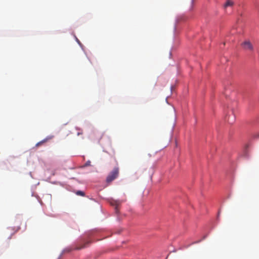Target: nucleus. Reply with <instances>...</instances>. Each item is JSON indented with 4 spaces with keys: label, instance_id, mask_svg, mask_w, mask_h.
<instances>
[{
    "label": "nucleus",
    "instance_id": "f257e3e1",
    "mask_svg": "<svg viewBox=\"0 0 259 259\" xmlns=\"http://www.w3.org/2000/svg\"><path fill=\"white\" fill-rule=\"evenodd\" d=\"M119 168L117 167H114L112 171L110 172L106 178V182L110 183L115 180L118 176Z\"/></svg>",
    "mask_w": 259,
    "mask_h": 259
},
{
    "label": "nucleus",
    "instance_id": "f03ea898",
    "mask_svg": "<svg viewBox=\"0 0 259 259\" xmlns=\"http://www.w3.org/2000/svg\"><path fill=\"white\" fill-rule=\"evenodd\" d=\"M242 46L244 49L246 50L252 51L253 46L249 40H245L242 44Z\"/></svg>",
    "mask_w": 259,
    "mask_h": 259
},
{
    "label": "nucleus",
    "instance_id": "7ed1b4c3",
    "mask_svg": "<svg viewBox=\"0 0 259 259\" xmlns=\"http://www.w3.org/2000/svg\"><path fill=\"white\" fill-rule=\"evenodd\" d=\"M226 120H227L228 122L230 124H233L235 121V116L233 112L228 115V118L226 117Z\"/></svg>",
    "mask_w": 259,
    "mask_h": 259
},
{
    "label": "nucleus",
    "instance_id": "20e7f679",
    "mask_svg": "<svg viewBox=\"0 0 259 259\" xmlns=\"http://www.w3.org/2000/svg\"><path fill=\"white\" fill-rule=\"evenodd\" d=\"M53 138V136H49V137H47L46 138H45V139H44L43 140L38 142L35 146L36 147H38L42 144H44V143H46L47 141H48L49 140H51L52 138Z\"/></svg>",
    "mask_w": 259,
    "mask_h": 259
},
{
    "label": "nucleus",
    "instance_id": "39448f33",
    "mask_svg": "<svg viewBox=\"0 0 259 259\" xmlns=\"http://www.w3.org/2000/svg\"><path fill=\"white\" fill-rule=\"evenodd\" d=\"M53 138V136H49V137H47L46 138H45V139H44L43 140L38 142L35 146L36 147H38L42 144H44V143H46L47 141H48L49 140H51L52 138Z\"/></svg>",
    "mask_w": 259,
    "mask_h": 259
},
{
    "label": "nucleus",
    "instance_id": "423d86ee",
    "mask_svg": "<svg viewBox=\"0 0 259 259\" xmlns=\"http://www.w3.org/2000/svg\"><path fill=\"white\" fill-rule=\"evenodd\" d=\"M53 138V136H49V137H47L46 138H45V139H44L43 140L38 142L35 146L36 147H38L42 144H44V143H46L47 141H48L49 140H51L52 138Z\"/></svg>",
    "mask_w": 259,
    "mask_h": 259
},
{
    "label": "nucleus",
    "instance_id": "0eeeda50",
    "mask_svg": "<svg viewBox=\"0 0 259 259\" xmlns=\"http://www.w3.org/2000/svg\"><path fill=\"white\" fill-rule=\"evenodd\" d=\"M112 205L115 206V210L116 212L118 211V206L120 204L121 202L119 200H114L111 202Z\"/></svg>",
    "mask_w": 259,
    "mask_h": 259
},
{
    "label": "nucleus",
    "instance_id": "6e6552de",
    "mask_svg": "<svg viewBox=\"0 0 259 259\" xmlns=\"http://www.w3.org/2000/svg\"><path fill=\"white\" fill-rule=\"evenodd\" d=\"M234 5V2L232 0H227L226 3L224 5L225 8L228 7H232Z\"/></svg>",
    "mask_w": 259,
    "mask_h": 259
},
{
    "label": "nucleus",
    "instance_id": "1a4fd4ad",
    "mask_svg": "<svg viewBox=\"0 0 259 259\" xmlns=\"http://www.w3.org/2000/svg\"><path fill=\"white\" fill-rule=\"evenodd\" d=\"M76 194L77 195H79V196H84L85 195L84 193L83 192L81 191H76Z\"/></svg>",
    "mask_w": 259,
    "mask_h": 259
},
{
    "label": "nucleus",
    "instance_id": "9d476101",
    "mask_svg": "<svg viewBox=\"0 0 259 259\" xmlns=\"http://www.w3.org/2000/svg\"><path fill=\"white\" fill-rule=\"evenodd\" d=\"M91 165V161H88L84 164V166H89Z\"/></svg>",
    "mask_w": 259,
    "mask_h": 259
},
{
    "label": "nucleus",
    "instance_id": "9b49d317",
    "mask_svg": "<svg viewBox=\"0 0 259 259\" xmlns=\"http://www.w3.org/2000/svg\"><path fill=\"white\" fill-rule=\"evenodd\" d=\"M87 246V245L85 244L83 246H82V247H79V248H77L76 249H81V248H84Z\"/></svg>",
    "mask_w": 259,
    "mask_h": 259
},
{
    "label": "nucleus",
    "instance_id": "f8f14e48",
    "mask_svg": "<svg viewBox=\"0 0 259 259\" xmlns=\"http://www.w3.org/2000/svg\"><path fill=\"white\" fill-rule=\"evenodd\" d=\"M82 132H78V133H77V135H78V136H79V135H82Z\"/></svg>",
    "mask_w": 259,
    "mask_h": 259
}]
</instances>
